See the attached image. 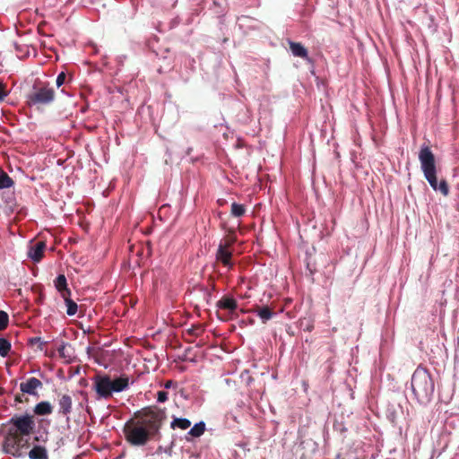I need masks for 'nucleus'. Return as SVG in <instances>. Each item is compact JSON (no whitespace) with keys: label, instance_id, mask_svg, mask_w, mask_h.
Returning <instances> with one entry per match:
<instances>
[{"label":"nucleus","instance_id":"26","mask_svg":"<svg viewBox=\"0 0 459 459\" xmlns=\"http://www.w3.org/2000/svg\"><path fill=\"white\" fill-rule=\"evenodd\" d=\"M66 349H67V345L65 343H62L59 347H58V351L59 353L63 356V357H66Z\"/></svg>","mask_w":459,"mask_h":459},{"label":"nucleus","instance_id":"6","mask_svg":"<svg viewBox=\"0 0 459 459\" xmlns=\"http://www.w3.org/2000/svg\"><path fill=\"white\" fill-rule=\"evenodd\" d=\"M54 99V92L50 89H41L36 92L32 98V101L39 103H48Z\"/></svg>","mask_w":459,"mask_h":459},{"label":"nucleus","instance_id":"13","mask_svg":"<svg viewBox=\"0 0 459 459\" xmlns=\"http://www.w3.org/2000/svg\"><path fill=\"white\" fill-rule=\"evenodd\" d=\"M62 298L65 299V303L66 305V313L68 316H74L77 312V304L74 303L71 299L70 295H65V293H62Z\"/></svg>","mask_w":459,"mask_h":459},{"label":"nucleus","instance_id":"11","mask_svg":"<svg viewBox=\"0 0 459 459\" xmlns=\"http://www.w3.org/2000/svg\"><path fill=\"white\" fill-rule=\"evenodd\" d=\"M30 459H48V454L44 447L40 446H34L29 453Z\"/></svg>","mask_w":459,"mask_h":459},{"label":"nucleus","instance_id":"16","mask_svg":"<svg viewBox=\"0 0 459 459\" xmlns=\"http://www.w3.org/2000/svg\"><path fill=\"white\" fill-rule=\"evenodd\" d=\"M220 307L229 310H234L237 307L236 301L230 298H224L220 302Z\"/></svg>","mask_w":459,"mask_h":459},{"label":"nucleus","instance_id":"27","mask_svg":"<svg viewBox=\"0 0 459 459\" xmlns=\"http://www.w3.org/2000/svg\"><path fill=\"white\" fill-rule=\"evenodd\" d=\"M6 95L7 92L4 90V84L0 83V101L4 100Z\"/></svg>","mask_w":459,"mask_h":459},{"label":"nucleus","instance_id":"20","mask_svg":"<svg viewBox=\"0 0 459 459\" xmlns=\"http://www.w3.org/2000/svg\"><path fill=\"white\" fill-rule=\"evenodd\" d=\"M12 179L8 175L0 169V188H6L12 186Z\"/></svg>","mask_w":459,"mask_h":459},{"label":"nucleus","instance_id":"25","mask_svg":"<svg viewBox=\"0 0 459 459\" xmlns=\"http://www.w3.org/2000/svg\"><path fill=\"white\" fill-rule=\"evenodd\" d=\"M168 399L167 393L160 391L158 393V401L160 403L165 402Z\"/></svg>","mask_w":459,"mask_h":459},{"label":"nucleus","instance_id":"1","mask_svg":"<svg viewBox=\"0 0 459 459\" xmlns=\"http://www.w3.org/2000/svg\"><path fill=\"white\" fill-rule=\"evenodd\" d=\"M159 424L153 415L143 421H129L125 426V434L129 443L134 446L144 445L150 436L157 431Z\"/></svg>","mask_w":459,"mask_h":459},{"label":"nucleus","instance_id":"17","mask_svg":"<svg viewBox=\"0 0 459 459\" xmlns=\"http://www.w3.org/2000/svg\"><path fill=\"white\" fill-rule=\"evenodd\" d=\"M59 404L64 413L70 411L72 406L71 398L68 395H64L60 398Z\"/></svg>","mask_w":459,"mask_h":459},{"label":"nucleus","instance_id":"14","mask_svg":"<svg viewBox=\"0 0 459 459\" xmlns=\"http://www.w3.org/2000/svg\"><path fill=\"white\" fill-rule=\"evenodd\" d=\"M56 288L62 294L70 295V290L66 288V279L65 275H59L55 282Z\"/></svg>","mask_w":459,"mask_h":459},{"label":"nucleus","instance_id":"22","mask_svg":"<svg viewBox=\"0 0 459 459\" xmlns=\"http://www.w3.org/2000/svg\"><path fill=\"white\" fill-rule=\"evenodd\" d=\"M246 210L244 205L233 203L231 204V213L236 217H240L245 213Z\"/></svg>","mask_w":459,"mask_h":459},{"label":"nucleus","instance_id":"5","mask_svg":"<svg viewBox=\"0 0 459 459\" xmlns=\"http://www.w3.org/2000/svg\"><path fill=\"white\" fill-rule=\"evenodd\" d=\"M14 424L22 434L28 435L34 429L35 423L33 417L30 415H24L17 418L14 420Z\"/></svg>","mask_w":459,"mask_h":459},{"label":"nucleus","instance_id":"19","mask_svg":"<svg viewBox=\"0 0 459 459\" xmlns=\"http://www.w3.org/2000/svg\"><path fill=\"white\" fill-rule=\"evenodd\" d=\"M11 350V343L4 338H0V355L2 357L7 356Z\"/></svg>","mask_w":459,"mask_h":459},{"label":"nucleus","instance_id":"10","mask_svg":"<svg viewBox=\"0 0 459 459\" xmlns=\"http://www.w3.org/2000/svg\"><path fill=\"white\" fill-rule=\"evenodd\" d=\"M289 44H290V48L291 54L293 56H301V57L307 56V49L300 43L290 41Z\"/></svg>","mask_w":459,"mask_h":459},{"label":"nucleus","instance_id":"2","mask_svg":"<svg viewBox=\"0 0 459 459\" xmlns=\"http://www.w3.org/2000/svg\"><path fill=\"white\" fill-rule=\"evenodd\" d=\"M420 168L426 180L435 191H439L443 195L449 194V187L446 180L441 179L439 182L437 178V169L435 156L429 147H422L419 153Z\"/></svg>","mask_w":459,"mask_h":459},{"label":"nucleus","instance_id":"24","mask_svg":"<svg viewBox=\"0 0 459 459\" xmlns=\"http://www.w3.org/2000/svg\"><path fill=\"white\" fill-rule=\"evenodd\" d=\"M65 79V74L64 72L60 73L59 75L56 78V85L60 87Z\"/></svg>","mask_w":459,"mask_h":459},{"label":"nucleus","instance_id":"8","mask_svg":"<svg viewBox=\"0 0 459 459\" xmlns=\"http://www.w3.org/2000/svg\"><path fill=\"white\" fill-rule=\"evenodd\" d=\"M41 385V383L39 380H38L35 377L30 378L25 383L21 384V390L23 393L27 394H35L36 390Z\"/></svg>","mask_w":459,"mask_h":459},{"label":"nucleus","instance_id":"3","mask_svg":"<svg viewBox=\"0 0 459 459\" xmlns=\"http://www.w3.org/2000/svg\"><path fill=\"white\" fill-rule=\"evenodd\" d=\"M411 388L420 402L428 401L434 391V384L429 374L423 368H418L412 375Z\"/></svg>","mask_w":459,"mask_h":459},{"label":"nucleus","instance_id":"29","mask_svg":"<svg viewBox=\"0 0 459 459\" xmlns=\"http://www.w3.org/2000/svg\"><path fill=\"white\" fill-rule=\"evenodd\" d=\"M171 385H172V383L170 381H169L166 383L165 387L169 388L171 386Z\"/></svg>","mask_w":459,"mask_h":459},{"label":"nucleus","instance_id":"28","mask_svg":"<svg viewBox=\"0 0 459 459\" xmlns=\"http://www.w3.org/2000/svg\"><path fill=\"white\" fill-rule=\"evenodd\" d=\"M31 342L34 343H39V348L42 349V345L44 344V342L41 341L40 338H34L33 340H31Z\"/></svg>","mask_w":459,"mask_h":459},{"label":"nucleus","instance_id":"12","mask_svg":"<svg viewBox=\"0 0 459 459\" xmlns=\"http://www.w3.org/2000/svg\"><path fill=\"white\" fill-rule=\"evenodd\" d=\"M34 412L38 415H48L52 412V406L48 402H41L34 408Z\"/></svg>","mask_w":459,"mask_h":459},{"label":"nucleus","instance_id":"15","mask_svg":"<svg viewBox=\"0 0 459 459\" xmlns=\"http://www.w3.org/2000/svg\"><path fill=\"white\" fill-rule=\"evenodd\" d=\"M204 430H205V424L201 421V422L195 424L189 430L188 434L193 437H198L204 434Z\"/></svg>","mask_w":459,"mask_h":459},{"label":"nucleus","instance_id":"21","mask_svg":"<svg viewBox=\"0 0 459 459\" xmlns=\"http://www.w3.org/2000/svg\"><path fill=\"white\" fill-rule=\"evenodd\" d=\"M190 425H191V422L186 419H176L172 422L173 428H178L181 429H186L190 427Z\"/></svg>","mask_w":459,"mask_h":459},{"label":"nucleus","instance_id":"4","mask_svg":"<svg viewBox=\"0 0 459 459\" xmlns=\"http://www.w3.org/2000/svg\"><path fill=\"white\" fill-rule=\"evenodd\" d=\"M94 386L97 394L103 398H108L113 393L125 390L128 386V378L117 377L112 379L108 377H97L95 378Z\"/></svg>","mask_w":459,"mask_h":459},{"label":"nucleus","instance_id":"23","mask_svg":"<svg viewBox=\"0 0 459 459\" xmlns=\"http://www.w3.org/2000/svg\"><path fill=\"white\" fill-rule=\"evenodd\" d=\"M8 324V315L4 311H0V330L4 329Z\"/></svg>","mask_w":459,"mask_h":459},{"label":"nucleus","instance_id":"18","mask_svg":"<svg viewBox=\"0 0 459 459\" xmlns=\"http://www.w3.org/2000/svg\"><path fill=\"white\" fill-rule=\"evenodd\" d=\"M258 316L265 323L273 317V312L268 307H262L257 311Z\"/></svg>","mask_w":459,"mask_h":459},{"label":"nucleus","instance_id":"9","mask_svg":"<svg viewBox=\"0 0 459 459\" xmlns=\"http://www.w3.org/2000/svg\"><path fill=\"white\" fill-rule=\"evenodd\" d=\"M231 253L227 250L226 244H221L217 252V259L225 265H230Z\"/></svg>","mask_w":459,"mask_h":459},{"label":"nucleus","instance_id":"7","mask_svg":"<svg viewBox=\"0 0 459 459\" xmlns=\"http://www.w3.org/2000/svg\"><path fill=\"white\" fill-rule=\"evenodd\" d=\"M45 249V242H39L34 247H30V249L28 252V255L34 262H39L43 257V253Z\"/></svg>","mask_w":459,"mask_h":459}]
</instances>
